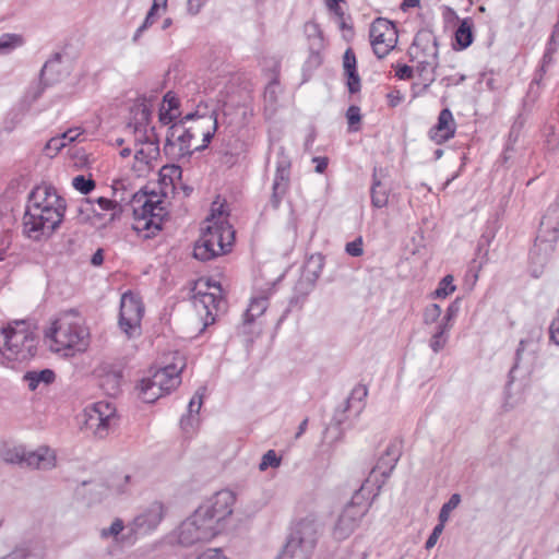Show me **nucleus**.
<instances>
[{"instance_id":"774afa93","label":"nucleus","mask_w":559,"mask_h":559,"mask_svg":"<svg viewBox=\"0 0 559 559\" xmlns=\"http://www.w3.org/2000/svg\"><path fill=\"white\" fill-rule=\"evenodd\" d=\"M104 261V255H103V250L98 249L93 255H92V264L95 265V266H98L103 263Z\"/></svg>"},{"instance_id":"f3484780","label":"nucleus","mask_w":559,"mask_h":559,"mask_svg":"<svg viewBox=\"0 0 559 559\" xmlns=\"http://www.w3.org/2000/svg\"><path fill=\"white\" fill-rule=\"evenodd\" d=\"M136 150L134 153L135 167L138 171H146L152 167V163L159 157V146L151 129L147 135H136Z\"/></svg>"},{"instance_id":"864d4df0","label":"nucleus","mask_w":559,"mask_h":559,"mask_svg":"<svg viewBox=\"0 0 559 559\" xmlns=\"http://www.w3.org/2000/svg\"><path fill=\"white\" fill-rule=\"evenodd\" d=\"M156 21V17L153 16L152 12H147L145 20L141 24V26L135 31L132 40L136 43L142 34Z\"/></svg>"},{"instance_id":"0eeeda50","label":"nucleus","mask_w":559,"mask_h":559,"mask_svg":"<svg viewBox=\"0 0 559 559\" xmlns=\"http://www.w3.org/2000/svg\"><path fill=\"white\" fill-rule=\"evenodd\" d=\"M84 426L94 437L105 439L118 425L116 406L108 401H99L84 408Z\"/></svg>"},{"instance_id":"680f3d73","label":"nucleus","mask_w":559,"mask_h":559,"mask_svg":"<svg viewBox=\"0 0 559 559\" xmlns=\"http://www.w3.org/2000/svg\"><path fill=\"white\" fill-rule=\"evenodd\" d=\"M59 62H60V57H59V56H57V57H56L55 59H52V60L47 61V62L44 64L43 69H41V79H46V76L48 75V73H49L51 70H53V68H55L57 64H59Z\"/></svg>"},{"instance_id":"4d7b16f0","label":"nucleus","mask_w":559,"mask_h":559,"mask_svg":"<svg viewBox=\"0 0 559 559\" xmlns=\"http://www.w3.org/2000/svg\"><path fill=\"white\" fill-rule=\"evenodd\" d=\"M549 337L555 344L559 345V312L557 311V317L552 320L549 326Z\"/></svg>"},{"instance_id":"423d86ee","label":"nucleus","mask_w":559,"mask_h":559,"mask_svg":"<svg viewBox=\"0 0 559 559\" xmlns=\"http://www.w3.org/2000/svg\"><path fill=\"white\" fill-rule=\"evenodd\" d=\"M319 524L313 514L300 519L292 528L277 559H310L318 540Z\"/></svg>"},{"instance_id":"8fccbe9b","label":"nucleus","mask_w":559,"mask_h":559,"mask_svg":"<svg viewBox=\"0 0 559 559\" xmlns=\"http://www.w3.org/2000/svg\"><path fill=\"white\" fill-rule=\"evenodd\" d=\"M66 145H67V142L63 140L62 135H60V136L51 138L47 142L45 150H46L47 154L53 155V154H57Z\"/></svg>"},{"instance_id":"c9c22d12","label":"nucleus","mask_w":559,"mask_h":559,"mask_svg":"<svg viewBox=\"0 0 559 559\" xmlns=\"http://www.w3.org/2000/svg\"><path fill=\"white\" fill-rule=\"evenodd\" d=\"M24 39L19 34L5 33L0 36V55H8L22 46Z\"/></svg>"},{"instance_id":"052dcab7","label":"nucleus","mask_w":559,"mask_h":559,"mask_svg":"<svg viewBox=\"0 0 559 559\" xmlns=\"http://www.w3.org/2000/svg\"><path fill=\"white\" fill-rule=\"evenodd\" d=\"M414 69L407 64L399 66L395 75L400 80H408L413 76Z\"/></svg>"},{"instance_id":"f8f14e48","label":"nucleus","mask_w":559,"mask_h":559,"mask_svg":"<svg viewBox=\"0 0 559 559\" xmlns=\"http://www.w3.org/2000/svg\"><path fill=\"white\" fill-rule=\"evenodd\" d=\"M204 148L205 144H199V141H195L193 135L185 129V123L177 121L169 128L164 152L171 159H181Z\"/></svg>"},{"instance_id":"7ed1b4c3","label":"nucleus","mask_w":559,"mask_h":559,"mask_svg":"<svg viewBox=\"0 0 559 559\" xmlns=\"http://www.w3.org/2000/svg\"><path fill=\"white\" fill-rule=\"evenodd\" d=\"M52 352L64 357H73L86 352L91 343L90 329L83 317L74 311L60 313L45 332Z\"/></svg>"},{"instance_id":"a211bd4d","label":"nucleus","mask_w":559,"mask_h":559,"mask_svg":"<svg viewBox=\"0 0 559 559\" xmlns=\"http://www.w3.org/2000/svg\"><path fill=\"white\" fill-rule=\"evenodd\" d=\"M290 162L286 156H282L276 165V173L272 187V204L277 207L289 187Z\"/></svg>"},{"instance_id":"5fc2aeb1","label":"nucleus","mask_w":559,"mask_h":559,"mask_svg":"<svg viewBox=\"0 0 559 559\" xmlns=\"http://www.w3.org/2000/svg\"><path fill=\"white\" fill-rule=\"evenodd\" d=\"M444 524L445 523H441L439 522V524H437L433 530H432V533L430 534V536L428 537V539L426 540V549H431L432 547H435V545L437 544L440 535L442 534L443 532V528H444Z\"/></svg>"},{"instance_id":"69168bd1","label":"nucleus","mask_w":559,"mask_h":559,"mask_svg":"<svg viewBox=\"0 0 559 559\" xmlns=\"http://www.w3.org/2000/svg\"><path fill=\"white\" fill-rule=\"evenodd\" d=\"M202 5L203 2L201 0H188V10L192 14H197Z\"/></svg>"},{"instance_id":"09e8293b","label":"nucleus","mask_w":559,"mask_h":559,"mask_svg":"<svg viewBox=\"0 0 559 559\" xmlns=\"http://www.w3.org/2000/svg\"><path fill=\"white\" fill-rule=\"evenodd\" d=\"M123 530V522L120 519H116L111 525L100 531L103 538L117 537Z\"/></svg>"},{"instance_id":"4468645a","label":"nucleus","mask_w":559,"mask_h":559,"mask_svg":"<svg viewBox=\"0 0 559 559\" xmlns=\"http://www.w3.org/2000/svg\"><path fill=\"white\" fill-rule=\"evenodd\" d=\"M144 306L139 297L132 293H126L122 295L120 301L119 325L129 337L140 334Z\"/></svg>"},{"instance_id":"e2e57ef3","label":"nucleus","mask_w":559,"mask_h":559,"mask_svg":"<svg viewBox=\"0 0 559 559\" xmlns=\"http://www.w3.org/2000/svg\"><path fill=\"white\" fill-rule=\"evenodd\" d=\"M312 162L316 163V171L319 174L324 173L329 164V159L326 157L320 156L313 157Z\"/></svg>"},{"instance_id":"3c124183","label":"nucleus","mask_w":559,"mask_h":559,"mask_svg":"<svg viewBox=\"0 0 559 559\" xmlns=\"http://www.w3.org/2000/svg\"><path fill=\"white\" fill-rule=\"evenodd\" d=\"M345 251L352 257H360L364 253L361 237L346 243Z\"/></svg>"},{"instance_id":"a18cd8bd","label":"nucleus","mask_w":559,"mask_h":559,"mask_svg":"<svg viewBox=\"0 0 559 559\" xmlns=\"http://www.w3.org/2000/svg\"><path fill=\"white\" fill-rule=\"evenodd\" d=\"M198 425H199L198 415L188 414L187 416H183L180 420L181 429L188 436H192L195 432Z\"/></svg>"},{"instance_id":"58836bf2","label":"nucleus","mask_w":559,"mask_h":559,"mask_svg":"<svg viewBox=\"0 0 559 559\" xmlns=\"http://www.w3.org/2000/svg\"><path fill=\"white\" fill-rule=\"evenodd\" d=\"M281 93L280 83L278 80L275 78L273 79L264 91V102L271 106L275 107L278 100V95Z\"/></svg>"},{"instance_id":"0e129e2a","label":"nucleus","mask_w":559,"mask_h":559,"mask_svg":"<svg viewBox=\"0 0 559 559\" xmlns=\"http://www.w3.org/2000/svg\"><path fill=\"white\" fill-rule=\"evenodd\" d=\"M61 135L66 142L68 141L69 143H71V142L75 141L81 135V132L78 128H75V129H69Z\"/></svg>"},{"instance_id":"7c9ffc66","label":"nucleus","mask_w":559,"mask_h":559,"mask_svg":"<svg viewBox=\"0 0 559 559\" xmlns=\"http://www.w3.org/2000/svg\"><path fill=\"white\" fill-rule=\"evenodd\" d=\"M371 204L373 207L382 209L388 205L390 191L377 177V170L374 169L372 175L371 185Z\"/></svg>"},{"instance_id":"79ce46f5","label":"nucleus","mask_w":559,"mask_h":559,"mask_svg":"<svg viewBox=\"0 0 559 559\" xmlns=\"http://www.w3.org/2000/svg\"><path fill=\"white\" fill-rule=\"evenodd\" d=\"M453 281L454 278L452 275L444 276L440 281L437 289L435 290V296L437 298H445L447 296L452 294L455 290V285L453 284Z\"/></svg>"},{"instance_id":"e433bc0d","label":"nucleus","mask_w":559,"mask_h":559,"mask_svg":"<svg viewBox=\"0 0 559 559\" xmlns=\"http://www.w3.org/2000/svg\"><path fill=\"white\" fill-rule=\"evenodd\" d=\"M129 475H118L110 479V481L104 486L105 491H100L104 496L119 495L124 491V486L129 483Z\"/></svg>"},{"instance_id":"412c9836","label":"nucleus","mask_w":559,"mask_h":559,"mask_svg":"<svg viewBox=\"0 0 559 559\" xmlns=\"http://www.w3.org/2000/svg\"><path fill=\"white\" fill-rule=\"evenodd\" d=\"M456 124L450 109L444 108L440 111L438 122L429 131L430 139L437 143L442 144L455 134Z\"/></svg>"},{"instance_id":"5701e85b","label":"nucleus","mask_w":559,"mask_h":559,"mask_svg":"<svg viewBox=\"0 0 559 559\" xmlns=\"http://www.w3.org/2000/svg\"><path fill=\"white\" fill-rule=\"evenodd\" d=\"M163 519V506L153 503L146 511L134 519L133 525L136 532L146 533L157 527Z\"/></svg>"},{"instance_id":"f257e3e1","label":"nucleus","mask_w":559,"mask_h":559,"mask_svg":"<svg viewBox=\"0 0 559 559\" xmlns=\"http://www.w3.org/2000/svg\"><path fill=\"white\" fill-rule=\"evenodd\" d=\"M66 200L50 185L36 186L28 194L23 215V234L34 241L48 239L60 227Z\"/></svg>"},{"instance_id":"cd10ccee","label":"nucleus","mask_w":559,"mask_h":559,"mask_svg":"<svg viewBox=\"0 0 559 559\" xmlns=\"http://www.w3.org/2000/svg\"><path fill=\"white\" fill-rule=\"evenodd\" d=\"M182 169L178 165H165L159 170V183L162 187L163 195L167 194L168 190H174L177 183H180Z\"/></svg>"},{"instance_id":"b1692460","label":"nucleus","mask_w":559,"mask_h":559,"mask_svg":"<svg viewBox=\"0 0 559 559\" xmlns=\"http://www.w3.org/2000/svg\"><path fill=\"white\" fill-rule=\"evenodd\" d=\"M56 466V453L46 445H40L34 451H28L26 467L38 469H51Z\"/></svg>"},{"instance_id":"9d476101","label":"nucleus","mask_w":559,"mask_h":559,"mask_svg":"<svg viewBox=\"0 0 559 559\" xmlns=\"http://www.w3.org/2000/svg\"><path fill=\"white\" fill-rule=\"evenodd\" d=\"M365 491L355 492L352 501L347 503L337 518L333 530L336 539H345L359 526L361 519L369 509V502L364 498Z\"/></svg>"},{"instance_id":"6e6d98bb","label":"nucleus","mask_w":559,"mask_h":559,"mask_svg":"<svg viewBox=\"0 0 559 559\" xmlns=\"http://www.w3.org/2000/svg\"><path fill=\"white\" fill-rule=\"evenodd\" d=\"M197 559H229L222 549L210 548L200 554Z\"/></svg>"},{"instance_id":"c85d7f7f","label":"nucleus","mask_w":559,"mask_h":559,"mask_svg":"<svg viewBox=\"0 0 559 559\" xmlns=\"http://www.w3.org/2000/svg\"><path fill=\"white\" fill-rule=\"evenodd\" d=\"M28 451L22 444H5L0 451V456L5 463L26 466Z\"/></svg>"},{"instance_id":"72a5a7b5","label":"nucleus","mask_w":559,"mask_h":559,"mask_svg":"<svg viewBox=\"0 0 559 559\" xmlns=\"http://www.w3.org/2000/svg\"><path fill=\"white\" fill-rule=\"evenodd\" d=\"M473 26L474 23L471 19L461 21L455 32V40L461 49L467 48L473 43Z\"/></svg>"},{"instance_id":"de8ad7c7","label":"nucleus","mask_w":559,"mask_h":559,"mask_svg":"<svg viewBox=\"0 0 559 559\" xmlns=\"http://www.w3.org/2000/svg\"><path fill=\"white\" fill-rule=\"evenodd\" d=\"M441 316V308L437 304H431L428 307H426L424 311V323L425 324H432L438 321V319Z\"/></svg>"},{"instance_id":"ea45409f","label":"nucleus","mask_w":559,"mask_h":559,"mask_svg":"<svg viewBox=\"0 0 559 559\" xmlns=\"http://www.w3.org/2000/svg\"><path fill=\"white\" fill-rule=\"evenodd\" d=\"M461 502V496L459 493H453L450 499L442 506L440 512H439V522L445 523L449 518L450 513L457 508V506Z\"/></svg>"},{"instance_id":"37998d69","label":"nucleus","mask_w":559,"mask_h":559,"mask_svg":"<svg viewBox=\"0 0 559 559\" xmlns=\"http://www.w3.org/2000/svg\"><path fill=\"white\" fill-rule=\"evenodd\" d=\"M72 186L83 194L90 193L95 188V181L79 175L73 178Z\"/></svg>"},{"instance_id":"1a4fd4ad","label":"nucleus","mask_w":559,"mask_h":559,"mask_svg":"<svg viewBox=\"0 0 559 559\" xmlns=\"http://www.w3.org/2000/svg\"><path fill=\"white\" fill-rule=\"evenodd\" d=\"M185 123V129L189 131L199 144H205L207 147L217 129V117L214 110L200 102L195 110L188 112L180 120Z\"/></svg>"},{"instance_id":"bf43d9fd","label":"nucleus","mask_w":559,"mask_h":559,"mask_svg":"<svg viewBox=\"0 0 559 559\" xmlns=\"http://www.w3.org/2000/svg\"><path fill=\"white\" fill-rule=\"evenodd\" d=\"M346 117H347L349 126L358 123L360 121V110H359V107L350 106L347 109Z\"/></svg>"},{"instance_id":"4c0bfd02","label":"nucleus","mask_w":559,"mask_h":559,"mask_svg":"<svg viewBox=\"0 0 559 559\" xmlns=\"http://www.w3.org/2000/svg\"><path fill=\"white\" fill-rule=\"evenodd\" d=\"M438 67V60L431 61L430 59H417V67L416 71L420 76L430 75L429 78H426L429 82L433 81V72L436 68Z\"/></svg>"},{"instance_id":"2eb2a0df","label":"nucleus","mask_w":559,"mask_h":559,"mask_svg":"<svg viewBox=\"0 0 559 559\" xmlns=\"http://www.w3.org/2000/svg\"><path fill=\"white\" fill-rule=\"evenodd\" d=\"M370 43L374 55L382 59L395 47L397 31L386 19H377L370 26Z\"/></svg>"},{"instance_id":"393cba45","label":"nucleus","mask_w":559,"mask_h":559,"mask_svg":"<svg viewBox=\"0 0 559 559\" xmlns=\"http://www.w3.org/2000/svg\"><path fill=\"white\" fill-rule=\"evenodd\" d=\"M132 119L128 123L129 129H133L135 135H147V128L151 119L150 108L141 103L136 104L131 109Z\"/></svg>"},{"instance_id":"c03bdc74","label":"nucleus","mask_w":559,"mask_h":559,"mask_svg":"<svg viewBox=\"0 0 559 559\" xmlns=\"http://www.w3.org/2000/svg\"><path fill=\"white\" fill-rule=\"evenodd\" d=\"M447 343L448 333L437 329V331L432 334L430 338L429 346L435 353H439L441 349L444 348Z\"/></svg>"},{"instance_id":"bb28decb","label":"nucleus","mask_w":559,"mask_h":559,"mask_svg":"<svg viewBox=\"0 0 559 559\" xmlns=\"http://www.w3.org/2000/svg\"><path fill=\"white\" fill-rule=\"evenodd\" d=\"M180 102L177 95L173 92L165 94L163 104L159 110V120L164 124H169L180 117L179 111Z\"/></svg>"},{"instance_id":"c756f323","label":"nucleus","mask_w":559,"mask_h":559,"mask_svg":"<svg viewBox=\"0 0 559 559\" xmlns=\"http://www.w3.org/2000/svg\"><path fill=\"white\" fill-rule=\"evenodd\" d=\"M140 395L143 402L145 403H153L156 400H158L160 396L166 394L162 385H158L155 383V374L153 373L152 377L142 379L139 384Z\"/></svg>"},{"instance_id":"a19ab883","label":"nucleus","mask_w":559,"mask_h":559,"mask_svg":"<svg viewBox=\"0 0 559 559\" xmlns=\"http://www.w3.org/2000/svg\"><path fill=\"white\" fill-rule=\"evenodd\" d=\"M282 459L277 455L274 450H269L263 454L261 462L259 464V469L261 472L266 471L269 467L277 468L281 465Z\"/></svg>"},{"instance_id":"f704fd0d","label":"nucleus","mask_w":559,"mask_h":559,"mask_svg":"<svg viewBox=\"0 0 559 559\" xmlns=\"http://www.w3.org/2000/svg\"><path fill=\"white\" fill-rule=\"evenodd\" d=\"M24 380L27 382L28 388L34 391L40 382L45 384L51 383L55 380V372L50 369L28 371L25 373Z\"/></svg>"},{"instance_id":"6ab92c4d","label":"nucleus","mask_w":559,"mask_h":559,"mask_svg":"<svg viewBox=\"0 0 559 559\" xmlns=\"http://www.w3.org/2000/svg\"><path fill=\"white\" fill-rule=\"evenodd\" d=\"M85 211H91L99 218H106L108 214V222H112L122 213V206L116 204L112 199L99 197L97 199H85L82 203Z\"/></svg>"},{"instance_id":"a878e982","label":"nucleus","mask_w":559,"mask_h":559,"mask_svg":"<svg viewBox=\"0 0 559 559\" xmlns=\"http://www.w3.org/2000/svg\"><path fill=\"white\" fill-rule=\"evenodd\" d=\"M356 57L354 51L349 48L343 56V68L345 75L347 76V87L350 94H355L360 91V78L356 69Z\"/></svg>"},{"instance_id":"338daca9","label":"nucleus","mask_w":559,"mask_h":559,"mask_svg":"<svg viewBox=\"0 0 559 559\" xmlns=\"http://www.w3.org/2000/svg\"><path fill=\"white\" fill-rule=\"evenodd\" d=\"M528 344V341L527 340H521L520 343H519V347L516 349V353H515V367L519 365V361L521 360L522 358V354L526 347V345Z\"/></svg>"},{"instance_id":"473e14b6","label":"nucleus","mask_w":559,"mask_h":559,"mask_svg":"<svg viewBox=\"0 0 559 559\" xmlns=\"http://www.w3.org/2000/svg\"><path fill=\"white\" fill-rule=\"evenodd\" d=\"M267 297L264 295L252 297L250 305L243 316V322L242 328L246 329V326L254 321L255 318L260 317L264 313V311L267 308Z\"/></svg>"},{"instance_id":"9b49d317","label":"nucleus","mask_w":559,"mask_h":559,"mask_svg":"<svg viewBox=\"0 0 559 559\" xmlns=\"http://www.w3.org/2000/svg\"><path fill=\"white\" fill-rule=\"evenodd\" d=\"M401 456L400 448L396 443H390L383 455L378 460L376 466L371 469L369 476L360 487V491H368L373 497L378 496L381 487L390 477Z\"/></svg>"},{"instance_id":"20e7f679","label":"nucleus","mask_w":559,"mask_h":559,"mask_svg":"<svg viewBox=\"0 0 559 559\" xmlns=\"http://www.w3.org/2000/svg\"><path fill=\"white\" fill-rule=\"evenodd\" d=\"M202 235L197 241L193 255L201 261H209L230 250L235 238V231L227 221V215L222 210L212 209L211 215L205 221Z\"/></svg>"},{"instance_id":"ddd939ff","label":"nucleus","mask_w":559,"mask_h":559,"mask_svg":"<svg viewBox=\"0 0 559 559\" xmlns=\"http://www.w3.org/2000/svg\"><path fill=\"white\" fill-rule=\"evenodd\" d=\"M236 496L225 489L217 491L206 499L199 509L213 522L219 532L224 528L225 521L233 514Z\"/></svg>"},{"instance_id":"603ef678","label":"nucleus","mask_w":559,"mask_h":559,"mask_svg":"<svg viewBox=\"0 0 559 559\" xmlns=\"http://www.w3.org/2000/svg\"><path fill=\"white\" fill-rule=\"evenodd\" d=\"M29 550L26 546H17L9 554L0 557V559H28Z\"/></svg>"},{"instance_id":"6e6552de","label":"nucleus","mask_w":559,"mask_h":559,"mask_svg":"<svg viewBox=\"0 0 559 559\" xmlns=\"http://www.w3.org/2000/svg\"><path fill=\"white\" fill-rule=\"evenodd\" d=\"M219 530L198 508L178 527V542L182 546H192L199 543H207L219 534Z\"/></svg>"},{"instance_id":"dca6fc26","label":"nucleus","mask_w":559,"mask_h":559,"mask_svg":"<svg viewBox=\"0 0 559 559\" xmlns=\"http://www.w3.org/2000/svg\"><path fill=\"white\" fill-rule=\"evenodd\" d=\"M213 287L217 290L218 294L207 292L203 293L199 290L193 296V306L200 317L204 316V325L214 323L216 317L219 313H224L227 307L226 300L219 295L221 286L214 285Z\"/></svg>"},{"instance_id":"4be33fe9","label":"nucleus","mask_w":559,"mask_h":559,"mask_svg":"<svg viewBox=\"0 0 559 559\" xmlns=\"http://www.w3.org/2000/svg\"><path fill=\"white\" fill-rule=\"evenodd\" d=\"M409 53L413 59L424 58L430 59L431 61L438 60L437 38L429 33L419 34L416 36Z\"/></svg>"},{"instance_id":"aec40b11","label":"nucleus","mask_w":559,"mask_h":559,"mask_svg":"<svg viewBox=\"0 0 559 559\" xmlns=\"http://www.w3.org/2000/svg\"><path fill=\"white\" fill-rule=\"evenodd\" d=\"M185 368V361L182 357L178 358V361L160 368L154 372L155 383L162 385L163 391L168 394L175 390L181 382L180 372Z\"/></svg>"},{"instance_id":"13d9d810","label":"nucleus","mask_w":559,"mask_h":559,"mask_svg":"<svg viewBox=\"0 0 559 559\" xmlns=\"http://www.w3.org/2000/svg\"><path fill=\"white\" fill-rule=\"evenodd\" d=\"M202 405V395L197 392L190 400L188 411L191 415H198Z\"/></svg>"},{"instance_id":"39448f33","label":"nucleus","mask_w":559,"mask_h":559,"mask_svg":"<svg viewBox=\"0 0 559 559\" xmlns=\"http://www.w3.org/2000/svg\"><path fill=\"white\" fill-rule=\"evenodd\" d=\"M37 340L25 321H15L0 330V364L11 365L33 358Z\"/></svg>"},{"instance_id":"2f4dec72","label":"nucleus","mask_w":559,"mask_h":559,"mask_svg":"<svg viewBox=\"0 0 559 559\" xmlns=\"http://www.w3.org/2000/svg\"><path fill=\"white\" fill-rule=\"evenodd\" d=\"M305 34L309 40V49L312 53H319L324 47L322 31L318 23L309 21L305 24Z\"/></svg>"},{"instance_id":"49530a36","label":"nucleus","mask_w":559,"mask_h":559,"mask_svg":"<svg viewBox=\"0 0 559 559\" xmlns=\"http://www.w3.org/2000/svg\"><path fill=\"white\" fill-rule=\"evenodd\" d=\"M368 395V388L365 384H357L354 386V389L350 392L349 397L347 399L348 406L352 405L354 402H364L365 399Z\"/></svg>"},{"instance_id":"f03ea898","label":"nucleus","mask_w":559,"mask_h":559,"mask_svg":"<svg viewBox=\"0 0 559 559\" xmlns=\"http://www.w3.org/2000/svg\"><path fill=\"white\" fill-rule=\"evenodd\" d=\"M112 200L116 204L131 203L133 209V229L150 238L162 228L163 219L167 212L160 194L156 192L134 191L127 179L114 180Z\"/></svg>"}]
</instances>
